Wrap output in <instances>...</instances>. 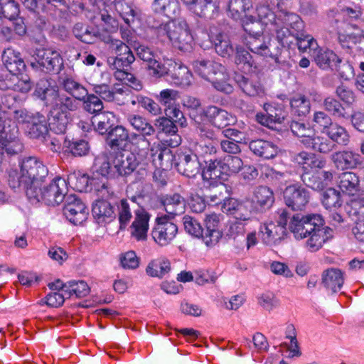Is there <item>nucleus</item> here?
I'll return each instance as SVG.
<instances>
[{"instance_id":"1","label":"nucleus","mask_w":364,"mask_h":364,"mask_svg":"<svg viewBox=\"0 0 364 364\" xmlns=\"http://www.w3.org/2000/svg\"><path fill=\"white\" fill-rule=\"evenodd\" d=\"M242 26L246 33L245 36L240 37L242 43L252 53L277 61L279 50L278 47H273L270 38L264 35L267 25L252 14H245Z\"/></svg>"},{"instance_id":"2","label":"nucleus","mask_w":364,"mask_h":364,"mask_svg":"<svg viewBox=\"0 0 364 364\" xmlns=\"http://www.w3.org/2000/svg\"><path fill=\"white\" fill-rule=\"evenodd\" d=\"M19 171H12L9 173V186L16 188L22 186L25 191L30 187L41 184L43 179L48 174V169L43 163L36 157L29 156L22 159L19 164Z\"/></svg>"},{"instance_id":"3","label":"nucleus","mask_w":364,"mask_h":364,"mask_svg":"<svg viewBox=\"0 0 364 364\" xmlns=\"http://www.w3.org/2000/svg\"><path fill=\"white\" fill-rule=\"evenodd\" d=\"M157 38L161 42H170L173 47L189 51L193 45V37L184 18H175L156 28Z\"/></svg>"},{"instance_id":"4","label":"nucleus","mask_w":364,"mask_h":364,"mask_svg":"<svg viewBox=\"0 0 364 364\" xmlns=\"http://www.w3.org/2000/svg\"><path fill=\"white\" fill-rule=\"evenodd\" d=\"M68 191L65 179L61 177L55 178L50 183L41 187V184L36 187H30L26 191V196L32 203H44L49 206L60 205L65 199Z\"/></svg>"},{"instance_id":"5","label":"nucleus","mask_w":364,"mask_h":364,"mask_svg":"<svg viewBox=\"0 0 364 364\" xmlns=\"http://www.w3.org/2000/svg\"><path fill=\"white\" fill-rule=\"evenodd\" d=\"M272 26L279 42L283 46H290L297 33L303 29L304 23L298 15L281 11Z\"/></svg>"},{"instance_id":"6","label":"nucleus","mask_w":364,"mask_h":364,"mask_svg":"<svg viewBox=\"0 0 364 364\" xmlns=\"http://www.w3.org/2000/svg\"><path fill=\"white\" fill-rule=\"evenodd\" d=\"M100 39L107 43H110L115 56L110 57L108 63L111 69H121L129 66L134 61V56L130 48L118 39H113L109 35L100 36Z\"/></svg>"},{"instance_id":"7","label":"nucleus","mask_w":364,"mask_h":364,"mask_svg":"<svg viewBox=\"0 0 364 364\" xmlns=\"http://www.w3.org/2000/svg\"><path fill=\"white\" fill-rule=\"evenodd\" d=\"M296 240L308 237L306 247L311 252L318 250L332 237L333 229H289Z\"/></svg>"},{"instance_id":"8","label":"nucleus","mask_w":364,"mask_h":364,"mask_svg":"<svg viewBox=\"0 0 364 364\" xmlns=\"http://www.w3.org/2000/svg\"><path fill=\"white\" fill-rule=\"evenodd\" d=\"M147 136L144 134H131L129 141L132 145V151L130 153L136 155L141 162L146 159L149 155L152 158L153 162H156V160L161 161L163 159L162 150L159 149L154 153V149H150V141L146 138Z\"/></svg>"},{"instance_id":"9","label":"nucleus","mask_w":364,"mask_h":364,"mask_svg":"<svg viewBox=\"0 0 364 364\" xmlns=\"http://www.w3.org/2000/svg\"><path fill=\"white\" fill-rule=\"evenodd\" d=\"M63 213L73 225H82L88 216V210L85 203L75 195L66 198Z\"/></svg>"},{"instance_id":"10","label":"nucleus","mask_w":364,"mask_h":364,"mask_svg":"<svg viewBox=\"0 0 364 364\" xmlns=\"http://www.w3.org/2000/svg\"><path fill=\"white\" fill-rule=\"evenodd\" d=\"M239 38L240 39V37L236 35L223 31L216 33L211 31L210 35V39L214 46L215 52L223 58L230 57L233 55L235 46L237 45L236 41Z\"/></svg>"},{"instance_id":"11","label":"nucleus","mask_w":364,"mask_h":364,"mask_svg":"<svg viewBox=\"0 0 364 364\" xmlns=\"http://www.w3.org/2000/svg\"><path fill=\"white\" fill-rule=\"evenodd\" d=\"M285 204L292 210H301L309 203L308 191L299 185L287 186L283 193Z\"/></svg>"},{"instance_id":"12","label":"nucleus","mask_w":364,"mask_h":364,"mask_svg":"<svg viewBox=\"0 0 364 364\" xmlns=\"http://www.w3.org/2000/svg\"><path fill=\"white\" fill-rule=\"evenodd\" d=\"M36 60L40 67L47 73H58L63 65L60 53L52 48L37 49Z\"/></svg>"},{"instance_id":"13","label":"nucleus","mask_w":364,"mask_h":364,"mask_svg":"<svg viewBox=\"0 0 364 364\" xmlns=\"http://www.w3.org/2000/svg\"><path fill=\"white\" fill-rule=\"evenodd\" d=\"M141 163L136 155L129 152H119L112 158L117 176L130 174Z\"/></svg>"},{"instance_id":"14","label":"nucleus","mask_w":364,"mask_h":364,"mask_svg":"<svg viewBox=\"0 0 364 364\" xmlns=\"http://www.w3.org/2000/svg\"><path fill=\"white\" fill-rule=\"evenodd\" d=\"M33 94L47 106L54 108L60 93L56 85L47 79H42L38 82Z\"/></svg>"},{"instance_id":"15","label":"nucleus","mask_w":364,"mask_h":364,"mask_svg":"<svg viewBox=\"0 0 364 364\" xmlns=\"http://www.w3.org/2000/svg\"><path fill=\"white\" fill-rule=\"evenodd\" d=\"M215 66V70H214L208 81L212 84L216 90L225 94L232 93L234 88L228 69L221 63Z\"/></svg>"},{"instance_id":"16","label":"nucleus","mask_w":364,"mask_h":364,"mask_svg":"<svg viewBox=\"0 0 364 364\" xmlns=\"http://www.w3.org/2000/svg\"><path fill=\"white\" fill-rule=\"evenodd\" d=\"M301 178L307 186L316 191H321L331 183L333 173L328 171L314 169L311 173L304 172Z\"/></svg>"},{"instance_id":"17","label":"nucleus","mask_w":364,"mask_h":364,"mask_svg":"<svg viewBox=\"0 0 364 364\" xmlns=\"http://www.w3.org/2000/svg\"><path fill=\"white\" fill-rule=\"evenodd\" d=\"M200 141L196 144V151L200 155L216 153L218 141L215 133L207 129L204 126L198 127Z\"/></svg>"},{"instance_id":"18","label":"nucleus","mask_w":364,"mask_h":364,"mask_svg":"<svg viewBox=\"0 0 364 364\" xmlns=\"http://www.w3.org/2000/svg\"><path fill=\"white\" fill-rule=\"evenodd\" d=\"M92 212L96 223L100 226L109 224L116 218L113 207L107 199L96 200L92 205Z\"/></svg>"},{"instance_id":"19","label":"nucleus","mask_w":364,"mask_h":364,"mask_svg":"<svg viewBox=\"0 0 364 364\" xmlns=\"http://www.w3.org/2000/svg\"><path fill=\"white\" fill-rule=\"evenodd\" d=\"M204 114L211 124L218 129L225 127L235 121V118L227 111L215 106L208 107Z\"/></svg>"},{"instance_id":"20","label":"nucleus","mask_w":364,"mask_h":364,"mask_svg":"<svg viewBox=\"0 0 364 364\" xmlns=\"http://www.w3.org/2000/svg\"><path fill=\"white\" fill-rule=\"evenodd\" d=\"M168 65L172 67L171 78L173 84L183 87H188L191 84L193 75L186 66L172 60H169Z\"/></svg>"},{"instance_id":"21","label":"nucleus","mask_w":364,"mask_h":364,"mask_svg":"<svg viewBox=\"0 0 364 364\" xmlns=\"http://www.w3.org/2000/svg\"><path fill=\"white\" fill-rule=\"evenodd\" d=\"M177 168L181 174L189 178L194 177L200 171V164L196 154H183L177 164Z\"/></svg>"},{"instance_id":"22","label":"nucleus","mask_w":364,"mask_h":364,"mask_svg":"<svg viewBox=\"0 0 364 364\" xmlns=\"http://www.w3.org/2000/svg\"><path fill=\"white\" fill-rule=\"evenodd\" d=\"M338 41L343 46L346 43L351 42L364 53V32L358 27L348 25L343 33H338Z\"/></svg>"},{"instance_id":"23","label":"nucleus","mask_w":364,"mask_h":364,"mask_svg":"<svg viewBox=\"0 0 364 364\" xmlns=\"http://www.w3.org/2000/svg\"><path fill=\"white\" fill-rule=\"evenodd\" d=\"M316 64L323 70L332 68L341 63V60L332 50L319 46L311 55Z\"/></svg>"},{"instance_id":"24","label":"nucleus","mask_w":364,"mask_h":364,"mask_svg":"<svg viewBox=\"0 0 364 364\" xmlns=\"http://www.w3.org/2000/svg\"><path fill=\"white\" fill-rule=\"evenodd\" d=\"M294 161L300 166L305 172L314 169H321L326 165V161L312 153L301 151L294 157Z\"/></svg>"},{"instance_id":"25","label":"nucleus","mask_w":364,"mask_h":364,"mask_svg":"<svg viewBox=\"0 0 364 364\" xmlns=\"http://www.w3.org/2000/svg\"><path fill=\"white\" fill-rule=\"evenodd\" d=\"M249 147L255 155L266 159L275 157L279 151L273 142L263 139L251 141Z\"/></svg>"},{"instance_id":"26","label":"nucleus","mask_w":364,"mask_h":364,"mask_svg":"<svg viewBox=\"0 0 364 364\" xmlns=\"http://www.w3.org/2000/svg\"><path fill=\"white\" fill-rule=\"evenodd\" d=\"M218 0H196L189 10L200 17L212 18L219 11Z\"/></svg>"},{"instance_id":"27","label":"nucleus","mask_w":364,"mask_h":364,"mask_svg":"<svg viewBox=\"0 0 364 364\" xmlns=\"http://www.w3.org/2000/svg\"><path fill=\"white\" fill-rule=\"evenodd\" d=\"M343 282V272L338 269H328L323 271L322 274V284L326 289L333 293L341 289Z\"/></svg>"},{"instance_id":"28","label":"nucleus","mask_w":364,"mask_h":364,"mask_svg":"<svg viewBox=\"0 0 364 364\" xmlns=\"http://www.w3.org/2000/svg\"><path fill=\"white\" fill-rule=\"evenodd\" d=\"M24 129L31 138H44L45 135L48 132L47 119L45 116L37 113L31 117L29 124H28Z\"/></svg>"},{"instance_id":"29","label":"nucleus","mask_w":364,"mask_h":364,"mask_svg":"<svg viewBox=\"0 0 364 364\" xmlns=\"http://www.w3.org/2000/svg\"><path fill=\"white\" fill-rule=\"evenodd\" d=\"M289 224L291 226L298 228L304 225L321 228L325 224V220L320 213H308L306 215L296 213L292 215Z\"/></svg>"},{"instance_id":"30","label":"nucleus","mask_w":364,"mask_h":364,"mask_svg":"<svg viewBox=\"0 0 364 364\" xmlns=\"http://www.w3.org/2000/svg\"><path fill=\"white\" fill-rule=\"evenodd\" d=\"M266 114H257L256 117L261 124L272 128L275 124H281L284 119L282 109H278L269 104H264Z\"/></svg>"},{"instance_id":"31","label":"nucleus","mask_w":364,"mask_h":364,"mask_svg":"<svg viewBox=\"0 0 364 364\" xmlns=\"http://www.w3.org/2000/svg\"><path fill=\"white\" fill-rule=\"evenodd\" d=\"M278 0H262L256 6L255 11V16L256 18L265 24L272 26L274 21L277 20V16L279 15L275 14L272 9L269 8V2L274 4Z\"/></svg>"},{"instance_id":"32","label":"nucleus","mask_w":364,"mask_h":364,"mask_svg":"<svg viewBox=\"0 0 364 364\" xmlns=\"http://www.w3.org/2000/svg\"><path fill=\"white\" fill-rule=\"evenodd\" d=\"M2 60L10 73H16L20 72L26 66L20 53L11 48H8L4 51Z\"/></svg>"},{"instance_id":"33","label":"nucleus","mask_w":364,"mask_h":364,"mask_svg":"<svg viewBox=\"0 0 364 364\" xmlns=\"http://www.w3.org/2000/svg\"><path fill=\"white\" fill-rule=\"evenodd\" d=\"M194 238L200 240L207 246L217 243L222 236L220 229H185Z\"/></svg>"},{"instance_id":"34","label":"nucleus","mask_w":364,"mask_h":364,"mask_svg":"<svg viewBox=\"0 0 364 364\" xmlns=\"http://www.w3.org/2000/svg\"><path fill=\"white\" fill-rule=\"evenodd\" d=\"M360 156L351 151H338L333 154L331 159L337 168H352L359 164Z\"/></svg>"},{"instance_id":"35","label":"nucleus","mask_w":364,"mask_h":364,"mask_svg":"<svg viewBox=\"0 0 364 364\" xmlns=\"http://www.w3.org/2000/svg\"><path fill=\"white\" fill-rule=\"evenodd\" d=\"M48 125L50 131L58 134H63L69 122V116L55 109L50 112Z\"/></svg>"},{"instance_id":"36","label":"nucleus","mask_w":364,"mask_h":364,"mask_svg":"<svg viewBox=\"0 0 364 364\" xmlns=\"http://www.w3.org/2000/svg\"><path fill=\"white\" fill-rule=\"evenodd\" d=\"M236 55L235 63L245 73H251L255 71L257 66L252 60V55L239 45L235 46V50Z\"/></svg>"},{"instance_id":"37","label":"nucleus","mask_w":364,"mask_h":364,"mask_svg":"<svg viewBox=\"0 0 364 364\" xmlns=\"http://www.w3.org/2000/svg\"><path fill=\"white\" fill-rule=\"evenodd\" d=\"M127 120L129 124L140 134L152 136L155 134L154 127L143 116L131 114L127 116Z\"/></svg>"},{"instance_id":"38","label":"nucleus","mask_w":364,"mask_h":364,"mask_svg":"<svg viewBox=\"0 0 364 364\" xmlns=\"http://www.w3.org/2000/svg\"><path fill=\"white\" fill-rule=\"evenodd\" d=\"M244 209L243 205H242L237 200L229 198H226L222 205V210L227 213H235V218L237 220V223L238 225H246L248 223H245L243 221H249L251 220L249 216L243 215L241 212Z\"/></svg>"},{"instance_id":"39","label":"nucleus","mask_w":364,"mask_h":364,"mask_svg":"<svg viewBox=\"0 0 364 364\" xmlns=\"http://www.w3.org/2000/svg\"><path fill=\"white\" fill-rule=\"evenodd\" d=\"M162 203L168 214L177 215L183 212L185 200L178 193L166 195L163 198Z\"/></svg>"},{"instance_id":"40","label":"nucleus","mask_w":364,"mask_h":364,"mask_svg":"<svg viewBox=\"0 0 364 364\" xmlns=\"http://www.w3.org/2000/svg\"><path fill=\"white\" fill-rule=\"evenodd\" d=\"M252 201L261 208H269L274 202V193L267 186H259L254 190Z\"/></svg>"},{"instance_id":"41","label":"nucleus","mask_w":364,"mask_h":364,"mask_svg":"<svg viewBox=\"0 0 364 364\" xmlns=\"http://www.w3.org/2000/svg\"><path fill=\"white\" fill-rule=\"evenodd\" d=\"M171 269V264L165 257H159L151 260L146 267L148 275L153 277H163Z\"/></svg>"},{"instance_id":"42","label":"nucleus","mask_w":364,"mask_h":364,"mask_svg":"<svg viewBox=\"0 0 364 364\" xmlns=\"http://www.w3.org/2000/svg\"><path fill=\"white\" fill-rule=\"evenodd\" d=\"M130 139L129 131L122 125L112 128L107 134V142L111 147H119Z\"/></svg>"},{"instance_id":"43","label":"nucleus","mask_w":364,"mask_h":364,"mask_svg":"<svg viewBox=\"0 0 364 364\" xmlns=\"http://www.w3.org/2000/svg\"><path fill=\"white\" fill-rule=\"evenodd\" d=\"M358 177L354 173L344 172L339 176V188L348 195H354L358 190Z\"/></svg>"},{"instance_id":"44","label":"nucleus","mask_w":364,"mask_h":364,"mask_svg":"<svg viewBox=\"0 0 364 364\" xmlns=\"http://www.w3.org/2000/svg\"><path fill=\"white\" fill-rule=\"evenodd\" d=\"M90 191H93L99 197L104 198V200L109 198L114 193L107 178L105 177H102L100 179L97 176L92 177Z\"/></svg>"},{"instance_id":"45","label":"nucleus","mask_w":364,"mask_h":364,"mask_svg":"<svg viewBox=\"0 0 364 364\" xmlns=\"http://www.w3.org/2000/svg\"><path fill=\"white\" fill-rule=\"evenodd\" d=\"M206 164V167L202 173L203 179L206 181H212L215 183H218L216 180L220 179L224 173L223 161L210 159Z\"/></svg>"},{"instance_id":"46","label":"nucleus","mask_w":364,"mask_h":364,"mask_svg":"<svg viewBox=\"0 0 364 364\" xmlns=\"http://www.w3.org/2000/svg\"><path fill=\"white\" fill-rule=\"evenodd\" d=\"M114 114L110 112H105L92 117V124L95 129L100 134H105L112 127Z\"/></svg>"},{"instance_id":"47","label":"nucleus","mask_w":364,"mask_h":364,"mask_svg":"<svg viewBox=\"0 0 364 364\" xmlns=\"http://www.w3.org/2000/svg\"><path fill=\"white\" fill-rule=\"evenodd\" d=\"M288 234L287 229H264L258 232V237L269 245H276Z\"/></svg>"},{"instance_id":"48","label":"nucleus","mask_w":364,"mask_h":364,"mask_svg":"<svg viewBox=\"0 0 364 364\" xmlns=\"http://www.w3.org/2000/svg\"><path fill=\"white\" fill-rule=\"evenodd\" d=\"M333 141L341 144L346 145L349 141V134L343 127L338 124L337 123H333L328 126L326 131H323Z\"/></svg>"},{"instance_id":"49","label":"nucleus","mask_w":364,"mask_h":364,"mask_svg":"<svg viewBox=\"0 0 364 364\" xmlns=\"http://www.w3.org/2000/svg\"><path fill=\"white\" fill-rule=\"evenodd\" d=\"M153 9L157 13L171 18L178 13L179 4L177 0H155L153 3Z\"/></svg>"},{"instance_id":"50","label":"nucleus","mask_w":364,"mask_h":364,"mask_svg":"<svg viewBox=\"0 0 364 364\" xmlns=\"http://www.w3.org/2000/svg\"><path fill=\"white\" fill-rule=\"evenodd\" d=\"M305 147L315 151L327 154L334 149V144L326 137L316 135L314 133V136L306 143Z\"/></svg>"},{"instance_id":"51","label":"nucleus","mask_w":364,"mask_h":364,"mask_svg":"<svg viewBox=\"0 0 364 364\" xmlns=\"http://www.w3.org/2000/svg\"><path fill=\"white\" fill-rule=\"evenodd\" d=\"M155 126L161 132L173 134L174 136L173 139H171V146H177L181 143V138L179 136L176 135L178 131L176 126L174 124L173 121L167 117H159L155 121Z\"/></svg>"},{"instance_id":"52","label":"nucleus","mask_w":364,"mask_h":364,"mask_svg":"<svg viewBox=\"0 0 364 364\" xmlns=\"http://www.w3.org/2000/svg\"><path fill=\"white\" fill-rule=\"evenodd\" d=\"M236 82L242 90L250 96H257L263 94L264 91L258 81L249 80L243 75L236 77Z\"/></svg>"},{"instance_id":"53","label":"nucleus","mask_w":364,"mask_h":364,"mask_svg":"<svg viewBox=\"0 0 364 364\" xmlns=\"http://www.w3.org/2000/svg\"><path fill=\"white\" fill-rule=\"evenodd\" d=\"M63 89L68 92L72 97L80 100H84V97L87 95V89L71 77H66L62 82Z\"/></svg>"},{"instance_id":"54","label":"nucleus","mask_w":364,"mask_h":364,"mask_svg":"<svg viewBox=\"0 0 364 364\" xmlns=\"http://www.w3.org/2000/svg\"><path fill=\"white\" fill-rule=\"evenodd\" d=\"M252 6L251 0H229L228 11L232 18L239 19Z\"/></svg>"},{"instance_id":"55","label":"nucleus","mask_w":364,"mask_h":364,"mask_svg":"<svg viewBox=\"0 0 364 364\" xmlns=\"http://www.w3.org/2000/svg\"><path fill=\"white\" fill-rule=\"evenodd\" d=\"M95 171L102 177H116L115 167L112 165V159L106 156H98L95 161Z\"/></svg>"},{"instance_id":"56","label":"nucleus","mask_w":364,"mask_h":364,"mask_svg":"<svg viewBox=\"0 0 364 364\" xmlns=\"http://www.w3.org/2000/svg\"><path fill=\"white\" fill-rule=\"evenodd\" d=\"M290 127L294 134L300 138V141L304 146L315 133L312 127L303 122H292Z\"/></svg>"},{"instance_id":"57","label":"nucleus","mask_w":364,"mask_h":364,"mask_svg":"<svg viewBox=\"0 0 364 364\" xmlns=\"http://www.w3.org/2000/svg\"><path fill=\"white\" fill-rule=\"evenodd\" d=\"M59 97L53 109L68 114V112L76 111L79 108L77 99L63 93H60Z\"/></svg>"},{"instance_id":"58","label":"nucleus","mask_w":364,"mask_h":364,"mask_svg":"<svg viewBox=\"0 0 364 364\" xmlns=\"http://www.w3.org/2000/svg\"><path fill=\"white\" fill-rule=\"evenodd\" d=\"M230 196L228 187L223 183H216L210 190L207 196L212 205H218L224 201Z\"/></svg>"},{"instance_id":"59","label":"nucleus","mask_w":364,"mask_h":364,"mask_svg":"<svg viewBox=\"0 0 364 364\" xmlns=\"http://www.w3.org/2000/svg\"><path fill=\"white\" fill-rule=\"evenodd\" d=\"M6 86L8 89L26 93L31 90V82L28 76L19 77L14 73L7 79Z\"/></svg>"},{"instance_id":"60","label":"nucleus","mask_w":364,"mask_h":364,"mask_svg":"<svg viewBox=\"0 0 364 364\" xmlns=\"http://www.w3.org/2000/svg\"><path fill=\"white\" fill-rule=\"evenodd\" d=\"M67 298L75 294L77 298L86 296L90 292L87 284L84 281H70L65 285Z\"/></svg>"},{"instance_id":"61","label":"nucleus","mask_w":364,"mask_h":364,"mask_svg":"<svg viewBox=\"0 0 364 364\" xmlns=\"http://www.w3.org/2000/svg\"><path fill=\"white\" fill-rule=\"evenodd\" d=\"M219 63L207 60H197L193 62V67L194 71L200 75L202 78L208 80L214 70H215L216 65Z\"/></svg>"},{"instance_id":"62","label":"nucleus","mask_w":364,"mask_h":364,"mask_svg":"<svg viewBox=\"0 0 364 364\" xmlns=\"http://www.w3.org/2000/svg\"><path fill=\"white\" fill-rule=\"evenodd\" d=\"M178 229H152L151 237L161 246L169 244L176 237Z\"/></svg>"},{"instance_id":"63","label":"nucleus","mask_w":364,"mask_h":364,"mask_svg":"<svg viewBox=\"0 0 364 364\" xmlns=\"http://www.w3.org/2000/svg\"><path fill=\"white\" fill-rule=\"evenodd\" d=\"M294 40L296 41L298 49L302 53L309 51L311 55L318 47L317 41L309 34L299 36L297 33Z\"/></svg>"},{"instance_id":"64","label":"nucleus","mask_w":364,"mask_h":364,"mask_svg":"<svg viewBox=\"0 0 364 364\" xmlns=\"http://www.w3.org/2000/svg\"><path fill=\"white\" fill-rule=\"evenodd\" d=\"M223 167L228 175L236 174L242 170L243 161L237 156L228 155L223 160Z\"/></svg>"}]
</instances>
